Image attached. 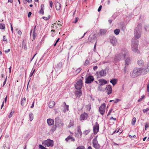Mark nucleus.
<instances>
[{
	"label": "nucleus",
	"mask_w": 149,
	"mask_h": 149,
	"mask_svg": "<svg viewBox=\"0 0 149 149\" xmlns=\"http://www.w3.org/2000/svg\"><path fill=\"white\" fill-rule=\"evenodd\" d=\"M120 32V30L119 29H116L114 31V34L116 35H118Z\"/></svg>",
	"instance_id": "obj_36"
},
{
	"label": "nucleus",
	"mask_w": 149,
	"mask_h": 149,
	"mask_svg": "<svg viewBox=\"0 0 149 149\" xmlns=\"http://www.w3.org/2000/svg\"><path fill=\"white\" fill-rule=\"evenodd\" d=\"M40 10L39 13L40 14L43 15L44 13V10L45 8V6L44 4H42L40 6Z\"/></svg>",
	"instance_id": "obj_20"
},
{
	"label": "nucleus",
	"mask_w": 149,
	"mask_h": 149,
	"mask_svg": "<svg viewBox=\"0 0 149 149\" xmlns=\"http://www.w3.org/2000/svg\"><path fill=\"white\" fill-rule=\"evenodd\" d=\"M49 6L51 8H52L53 6V2L52 1H49Z\"/></svg>",
	"instance_id": "obj_50"
},
{
	"label": "nucleus",
	"mask_w": 149,
	"mask_h": 149,
	"mask_svg": "<svg viewBox=\"0 0 149 149\" xmlns=\"http://www.w3.org/2000/svg\"><path fill=\"white\" fill-rule=\"evenodd\" d=\"M92 143L94 148L95 149H100L101 146L98 143L97 141H92Z\"/></svg>",
	"instance_id": "obj_13"
},
{
	"label": "nucleus",
	"mask_w": 149,
	"mask_h": 149,
	"mask_svg": "<svg viewBox=\"0 0 149 149\" xmlns=\"http://www.w3.org/2000/svg\"><path fill=\"white\" fill-rule=\"evenodd\" d=\"M89 132H90V131L89 130H86L84 132V134L85 135H87V134H88Z\"/></svg>",
	"instance_id": "obj_47"
},
{
	"label": "nucleus",
	"mask_w": 149,
	"mask_h": 149,
	"mask_svg": "<svg viewBox=\"0 0 149 149\" xmlns=\"http://www.w3.org/2000/svg\"><path fill=\"white\" fill-rule=\"evenodd\" d=\"M74 125V121L73 120H70V122L68 126V128H70L72 127H73Z\"/></svg>",
	"instance_id": "obj_29"
},
{
	"label": "nucleus",
	"mask_w": 149,
	"mask_h": 149,
	"mask_svg": "<svg viewBox=\"0 0 149 149\" xmlns=\"http://www.w3.org/2000/svg\"><path fill=\"white\" fill-rule=\"evenodd\" d=\"M36 27V26H35L34 27L33 30V40L36 38L37 37V34L35 32V29Z\"/></svg>",
	"instance_id": "obj_23"
},
{
	"label": "nucleus",
	"mask_w": 149,
	"mask_h": 149,
	"mask_svg": "<svg viewBox=\"0 0 149 149\" xmlns=\"http://www.w3.org/2000/svg\"><path fill=\"white\" fill-rule=\"evenodd\" d=\"M10 51V49H8L7 50H5L4 51V52L6 53H7L8 52H9Z\"/></svg>",
	"instance_id": "obj_63"
},
{
	"label": "nucleus",
	"mask_w": 149,
	"mask_h": 149,
	"mask_svg": "<svg viewBox=\"0 0 149 149\" xmlns=\"http://www.w3.org/2000/svg\"><path fill=\"white\" fill-rule=\"evenodd\" d=\"M50 15H49L48 16V17H42V18L45 20H48L50 18Z\"/></svg>",
	"instance_id": "obj_40"
},
{
	"label": "nucleus",
	"mask_w": 149,
	"mask_h": 149,
	"mask_svg": "<svg viewBox=\"0 0 149 149\" xmlns=\"http://www.w3.org/2000/svg\"><path fill=\"white\" fill-rule=\"evenodd\" d=\"M106 90L108 95L111 94L112 91L111 86L109 85L107 86Z\"/></svg>",
	"instance_id": "obj_14"
},
{
	"label": "nucleus",
	"mask_w": 149,
	"mask_h": 149,
	"mask_svg": "<svg viewBox=\"0 0 149 149\" xmlns=\"http://www.w3.org/2000/svg\"><path fill=\"white\" fill-rule=\"evenodd\" d=\"M0 29H5V25L3 24H0Z\"/></svg>",
	"instance_id": "obj_38"
},
{
	"label": "nucleus",
	"mask_w": 149,
	"mask_h": 149,
	"mask_svg": "<svg viewBox=\"0 0 149 149\" xmlns=\"http://www.w3.org/2000/svg\"><path fill=\"white\" fill-rule=\"evenodd\" d=\"M96 43H97V42H95V44L94 47V49H93V50H94V52H95L96 51Z\"/></svg>",
	"instance_id": "obj_54"
},
{
	"label": "nucleus",
	"mask_w": 149,
	"mask_h": 149,
	"mask_svg": "<svg viewBox=\"0 0 149 149\" xmlns=\"http://www.w3.org/2000/svg\"><path fill=\"white\" fill-rule=\"evenodd\" d=\"M31 14H32V13L31 12H29L28 13V17H30L31 15Z\"/></svg>",
	"instance_id": "obj_61"
},
{
	"label": "nucleus",
	"mask_w": 149,
	"mask_h": 149,
	"mask_svg": "<svg viewBox=\"0 0 149 149\" xmlns=\"http://www.w3.org/2000/svg\"><path fill=\"white\" fill-rule=\"evenodd\" d=\"M119 100H120L117 99L115 100H114V101H113V102H114V103H116L118 102Z\"/></svg>",
	"instance_id": "obj_59"
},
{
	"label": "nucleus",
	"mask_w": 149,
	"mask_h": 149,
	"mask_svg": "<svg viewBox=\"0 0 149 149\" xmlns=\"http://www.w3.org/2000/svg\"><path fill=\"white\" fill-rule=\"evenodd\" d=\"M102 6L101 5L100 6L99 8H98V9L97 11L98 12H100L101 10L102 9Z\"/></svg>",
	"instance_id": "obj_55"
},
{
	"label": "nucleus",
	"mask_w": 149,
	"mask_h": 149,
	"mask_svg": "<svg viewBox=\"0 0 149 149\" xmlns=\"http://www.w3.org/2000/svg\"><path fill=\"white\" fill-rule=\"evenodd\" d=\"M126 67H125V65L124 68V73L125 74L126 73V70H127Z\"/></svg>",
	"instance_id": "obj_60"
},
{
	"label": "nucleus",
	"mask_w": 149,
	"mask_h": 149,
	"mask_svg": "<svg viewBox=\"0 0 149 149\" xmlns=\"http://www.w3.org/2000/svg\"><path fill=\"white\" fill-rule=\"evenodd\" d=\"M123 58L121 55L120 53L116 54L115 56L114 60L115 61H120L121 60L123 59Z\"/></svg>",
	"instance_id": "obj_12"
},
{
	"label": "nucleus",
	"mask_w": 149,
	"mask_h": 149,
	"mask_svg": "<svg viewBox=\"0 0 149 149\" xmlns=\"http://www.w3.org/2000/svg\"><path fill=\"white\" fill-rule=\"evenodd\" d=\"M77 132L79 133L80 136L82 135V132L81 131L80 126H79L77 127Z\"/></svg>",
	"instance_id": "obj_35"
},
{
	"label": "nucleus",
	"mask_w": 149,
	"mask_h": 149,
	"mask_svg": "<svg viewBox=\"0 0 149 149\" xmlns=\"http://www.w3.org/2000/svg\"><path fill=\"white\" fill-rule=\"evenodd\" d=\"M61 26V25H60V24L58 23V22H56L54 23L53 24V26H52V27H53L55 29H56L58 28V27H60V26Z\"/></svg>",
	"instance_id": "obj_18"
},
{
	"label": "nucleus",
	"mask_w": 149,
	"mask_h": 149,
	"mask_svg": "<svg viewBox=\"0 0 149 149\" xmlns=\"http://www.w3.org/2000/svg\"><path fill=\"white\" fill-rule=\"evenodd\" d=\"M94 80V78L92 76H89L86 79L85 83L86 84H90Z\"/></svg>",
	"instance_id": "obj_10"
},
{
	"label": "nucleus",
	"mask_w": 149,
	"mask_h": 149,
	"mask_svg": "<svg viewBox=\"0 0 149 149\" xmlns=\"http://www.w3.org/2000/svg\"><path fill=\"white\" fill-rule=\"evenodd\" d=\"M14 113V111H11L9 115H8V118H10L12 117V115Z\"/></svg>",
	"instance_id": "obj_43"
},
{
	"label": "nucleus",
	"mask_w": 149,
	"mask_h": 149,
	"mask_svg": "<svg viewBox=\"0 0 149 149\" xmlns=\"http://www.w3.org/2000/svg\"><path fill=\"white\" fill-rule=\"evenodd\" d=\"M96 36L97 35L95 34L93 35L91 37L90 36L88 39L89 41L93 43L94 42V40L96 38Z\"/></svg>",
	"instance_id": "obj_17"
},
{
	"label": "nucleus",
	"mask_w": 149,
	"mask_h": 149,
	"mask_svg": "<svg viewBox=\"0 0 149 149\" xmlns=\"http://www.w3.org/2000/svg\"><path fill=\"white\" fill-rule=\"evenodd\" d=\"M2 129H0V139L1 138V137L2 136Z\"/></svg>",
	"instance_id": "obj_58"
},
{
	"label": "nucleus",
	"mask_w": 149,
	"mask_h": 149,
	"mask_svg": "<svg viewBox=\"0 0 149 149\" xmlns=\"http://www.w3.org/2000/svg\"><path fill=\"white\" fill-rule=\"evenodd\" d=\"M136 121V119L135 117H134L132 119V125H134Z\"/></svg>",
	"instance_id": "obj_41"
},
{
	"label": "nucleus",
	"mask_w": 149,
	"mask_h": 149,
	"mask_svg": "<svg viewBox=\"0 0 149 149\" xmlns=\"http://www.w3.org/2000/svg\"><path fill=\"white\" fill-rule=\"evenodd\" d=\"M139 66H143L144 64V62L142 60H139L137 62Z\"/></svg>",
	"instance_id": "obj_27"
},
{
	"label": "nucleus",
	"mask_w": 149,
	"mask_h": 149,
	"mask_svg": "<svg viewBox=\"0 0 149 149\" xmlns=\"http://www.w3.org/2000/svg\"><path fill=\"white\" fill-rule=\"evenodd\" d=\"M110 41L113 45L116 46L117 43V39L113 36L110 37Z\"/></svg>",
	"instance_id": "obj_9"
},
{
	"label": "nucleus",
	"mask_w": 149,
	"mask_h": 149,
	"mask_svg": "<svg viewBox=\"0 0 149 149\" xmlns=\"http://www.w3.org/2000/svg\"><path fill=\"white\" fill-rule=\"evenodd\" d=\"M131 59L130 58H127L125 60V67H127L130 63Z\"/></svg>",
	"instance_id": "obj_21"
},
{
	"label": "nucleus",
	"mask_w": 149,
	"mask_h": 149,
	"mask_svg": "<svg viewBox=\"0 0 149 149\" xmlns=\"http://www.w3.org/2000/svg\"><path fill=\"white\" fill-rule=\"evenodd\" d=\"M76 149H85V148L84 146H80L78 147Z\"/></svg>",
	"instance_id": "obj_46"
},
{
	"label": "nucleus",
	"mask_w": 149,
	"mask_h": 149,
	"mask_svg": "<svg viewBox=\"0 0 149 149\" xmlns=\"http://www.w3.org/2000/svg\"><path fill=\"white\" fill-rule=\"evenodd\" d=\"M110 82L112 83L113 86L115 85L117 83V80L115 79L111 80Z\"/></svg>",
	"instance_id": "obj_28"
},
{
	"label": "nucleus",
	"mask_w": 149,
	"mask_h": 149,
	"mask_svg": "<svg viewBox=\"0 0 149 149\" xmlns=\"http://www.w3.org/2000/svg\"><path fill=\"white\" fill-rule=\"evenodd\" d=\"M97 136H95L93 139L92 141H97Z\"/></svg>",
	"instance_id": "obj_57"
},
{
	"label": "nucleus",
	"mask_w": 149,
	"mask_h": 149,
	"mask_svg": "<svg viewBox=\"0 0 149 149\" xmlns=\"http://www.w3.org/2000/svg\"><path fill=\"white\" fill-rule=\"evenodd\" d=\"M107 32V30L106 29H101L98 33L100 35H104Z\"/></svg>",
	"instance_id": "obj_22"
},
{
	"label": "nucleus",
	"mask_w": 149,
	"mask_h": 149,
	"mask_svg": "<svg viewBox=\"0 0 149 149\" xmlns=\"http://www.w3.org/2000/svg\"><path fill=\"white\" fill-rule=\"evenodd\" d=\"M61 120L59 119V118L58 117L56 118L55 126H56V125H58V123H59Z\"/></svg>",
	"instance_id": "obj_30"
},
{
	"label": "nucleus",
	"mask_w": 149,
	"mask_h": 149,
	"mask_svg": "<svg viewBox=\"0 0 149 149\" xmlns=\"http://www.w3.org/2000/svg\"><path fill=\"white\" fill-rule=\"evenodd\" d=\"M143 71V68H135L134 69L132 72L131 73V76L132 78L136 77L141 74Z\"/></svg>",
	"instance_id": "obj_1"
},
{
	"label": "nucleus",
	"mask_w": 149,
	"mask_h": 149,
	"mask_svg": "<svg viewBox=\"0 0 149 149\" xmlns=\"http://www.w3.org/2000/svg\"><path fill=\"white\" fill-rule=\"evenodd\" d=\"M54 120L52 119L49 118L47 119V122L49 125H54Z\"/></svg>",
	"instance_id": "obj_19"
},
{
	"label": "nucleus",
	"mask_w": 149,
	"mask_h": 149,
	"mask_svg": "<svg viewBox=\"0 0 149 149\" xmlns=\"http://www.w3.org/2000/svg\"><path fill=\"white\" fill-rule=\"evenodd\" d=\"M10 27H11V31H12V33H13V26H12L11 23H10Z\"/></svg>",
	"instance_id": "obj_52"
},
{
	"label": "nucleus",
	"mask_w": 149,
	"mask_h": 149,
	"mask_svg": "<svg viewBox=\"0 0 149 149\" xmlns=\"http://www.w3.org/2000/svg\"><path fill=\"white\" fill-rule=\"evenodd\" d=\"M61 4L58 2H57L56 3V9L58 10H59L61 8Z\"/></svg>",
	"instance_id": "obj_25"
},
{
	"label": "nucleus",
	"mask_w": 149,
	"mask_h": 149,
	"mask_svg": "<svg viewBox=\"0 0 149 149\" xmlns=\"http://www.w3.org/2000/svg\"><path fill=\"white\" fill-rule=\"evenodd\" d=\"M57 127L56 125V126H55L54 127H53V128L52 129V132L54 131L55 130H56V127Z\"/></svg>",
	"instance_id": "obj_49"
},
{
	"label": "nucleus",
	"mask_w": 149,
	"mask_h": 149,
	"mask_svg": "<svg viewBox=\"0 0 149 149\" xmlns=\"http://www.w3.org/2000/svg\"><path fill=\"white\" fill-rule=\"evenodd\" d=\"M17 33L18 34L20 35L22 34V32L20 31L19 30L18 31Z\"/></svg>",
	"instance_id": "obj_64"
},
{
	"label": "nucleus",
	"mask_w": 149,
	"mask_h": 149,
	"mask_svg": "<svg viewBox=\"0 0 149 149\" xmlns=\"http://www.w3.org/2000/svg\"><path fill=\"white\" fill-rule=\"evenodd\" d=\"M55 102L54 101L49 102V107L50 108H52L55 105Z\"/></svg>",
	"instance_id": "obj_24"
},
{
	"label": "nucleus",
	"mask_w": 149,
	"mask_h": 149,
	"mask_svg": "<svg viewBox=\"0 0 149 149\" xmlns=\"http://www.w3.org/2000/svg\"><path fill=\"white\" fill-rule=\"evenodd\" d=\"M81 70V68H78L74 72V73H75L76 74H77L79 73Z\"/></svg>",
	"instance_id": "obj_34"
},
{
	"label": "nucleus",
	"mask_w": 149,
	"mask_h": 149,
	"mask_svg": "<svg viewBox=\"0 0 149 149\" xmlns=\"http://www.w3.org/2000/svg\"><path fill=\"white\" fill-rule=\"evenodd\" d=\"M100 86L103 85L107 83V82L104 79H100L99 80Z\"/></svg>",
	"instance_id": "obj_26"
},
{
	"label": "nucleus",
	"mask_w": 149,
	"mask_h": 149,
	"mask_svg": "<svg viewBox=\"0 0 149 149\" xmlns=\"http://www.w3.org/2000/svg\"><path fill=\"white\" fill-rule=\"evenodd\" d=\"M97 76L98 77H104L106 74V72L105 70H102L99 71V72H97Z\"/></svg>",
	"instance_id": "obj_11"
},
{
	"label": "nucleus",
	"mask_w": 149,
	"mask_h": 149,
	"mask_svg": "<svg viewBox=\"0 0 149 149\" xmlns=\"http://www.w3.org/2000/svg\"><path fill=\"white\" fill-rule=\"evenodd\" d=\"M29 116L30 118V120L31 121L33 119V114L32 113H31L29 114Z\"/></svg>",
	"instance_id": "obj_37"
},
{
	"label": "nucleus",
	"mask_w": 149,
	"mask_h": 149,
	"mask_svg": "<svg viewBox=\"0 0 149 149\" xmlns=\"http://www.w3.org/2000/svg\"><path fill=\"white\" fill-rule=\"evenodd\" d=\"M26 101V99L25 97H24L22 99L21 101V104L22 106H23L24 105V104L25 103Z\"/></svg>",
	"instance_id": "obj_32"
},
{
	"label": "nucleus",
	"mask_w": 149,
	"mask_h": 149,
	"mask_svg": "<svg viewBox=\"0 0 149 149\" xmlns=\"http://www.w3.org/2000/svg\"><path fill=\"white\" fill-rule=\"evenodd\" d=\"M97 68V66H95L93 67V69L94 70H96Z\"/></svg>",
	"instance_id": "obj_62"
},
{
	"label": "nucleus",
	"mask_w": 149,
	"mask_h": 149,
	"mask_svg": "<svg viewBox=\"0 0 149 149\" xmlns=\"http://www.w3.org/2000/svg\"><path fill=\"white\" fill-rule=\"evenodd\" d=\"M3 40L4 41H7V40L6 38V36H3Z\"/></svg>",
	"instance_id": "obj_56"
},
{
	"label": "nucleus",
	"mask_w": 149,
	"mask_h": 149,
	"mask_svg": "<svg viewBox=\"0 0 149 149\" xmlns=\"http://www.w3.org/2000/svg\"><path fill=\"white\" fill-rule=\"evenodd\" d=\"M78 19H79V18H78V17H76L75 18V21H73V23H76L77 22Z\"/></svg>",
	"instance_id": "obj_48"
},
{
	"label": "nucleus",
	"mask_w": 149,
	"mask_h": 149,
	"mask_svg": "<svg viewBox=\"0 0 149 149\" xmlns=\"http://www.w3.org/2000/svg\"><path fill=\"white\" fill-rule=\"evenodd\" d=\"M99 125L97 122H96L93 127L94 134H96L99 132Z\"/></svg>",
	"instance_id": "obj_8"
},
{
	"label": "nucleus",
	"mask_w": 149,
	"mask_h": 149,
	"mask_svg": "<svg viewBox=\"0 0 149 149\" xmlns=\"http://www.w3.org/2000/svg\"><path fill=\"white\" fill-rule=\"evenodd\" d=\"M123 58L128 56L129 52L128 50L125 48L122 49L119 52Z\"/></svg>",
	"instance_id": "obj_4"
},
{
	"label": "nucleus",
	"mask_w": 149,
	"mask_h": 149,
	"mask_svg": "<svg viewBox=\"0 0 149 149\" xmlns=\"http://www.w3.org/2000/svg\"><path fill=\"white\" fill-rule=\"evenodd\" d=\"M134 39L132 40V50L134 52H139L138 49V45L136 41H134Z\"/></svg>",
	"instance_id": "obj_3"
},
{
	"label": "nucleus",
	"mask_w": 149,
	"mask_h": 149,
	"mask_svg": "<svg viewBox=\"0 0 149 149\" xmlns=\"http://www.w3.org/2000/svg\"><path fill=\"white\" fill-rule=\"evenodd\" d=\"M64 125V124L63 122L61 120L59 123H58V124L56 125H58L59 127H63Z\"/></svg>",
	"instance_id": "obj_39"
},
{
	"label": "nucleus",
	"mask_w": 149,
	"mask_h": 149,
	"mask_svg": "<svg viewBox=\"0 0 149 149\" xmlns=\"http://www.w3.org/2000/svg\"><path fill=\"white\" fill-rule=\"evenodd\" d=\"M89 63V61L88 60H86L85 61V64L86 65H88Z\"/></svg>",
	"instance_id": "obj_53"
},
{
	"label": "nucleus",
	"mask_w": 149,
	"mask_h": 149,
	"mask_svg": "<svg viewBox=\"0 0 149 149\" xmlns=\"http://www.w3.org/2000/svg\"><path fill=\"white\" fill-rule=\"evenodd\" d=\"M65 140L67 142L70 141H75L74 138L72 136V135H70L66 138Z\"/></svg>",
	"instance_id": "obj_15"
},
{
	"label": "nucleus",
	"mask_w": 149,
	"mask_h": 149,
	"mask_svg": "<svg viewBox=\"0 0 149 149\" xmlns=\"http://www.w3.org/2000/svg\"><path fill=\"white\" fill-rule=\"evenodd\" d=\"M35 69H34V70H33V69H32V71H31V72L30 73V77H31L33 75V73L35 72Z\"/></svg>",
	"instance_id": "obj_42"
},
{
	"label": "nucleus",
	"mask_w": 149,
	"mask_h": 149,
	"mask_svg": "<svg viewBox=\"0 0 149 149\" xmlns=\"http://www.w3.org/2000/svg\"><path fill=\"white\" fill-rule=\"evenodd\" d=\"M76 94L78 97H80L82 94V92L81 90L77 91L76 92Z\"/></svg>",
	"instance_id": "obj_31"
},
{
	"label": "nucleus",
	"mask_w": 149,
	"mask_h": 149,
	"mask_svg": "<svg viewBox=\"0 0 149 149\" xmlns=\"http://www.w3.org/2000/svg\"><path fill=\"white\" fill-rule=\"evenodd\" d=\"M87 113L85 112L81 114L80 117V120H85L88 117Z\"/></svg>",
	"instance_id": "obj_16"
},
{
	"label": "nucleus",
	"mask_w": 149,
	"mask_h": 149,
	"mask_svg": "<svg viewBox=\"0 0 149 149\" xmlns=\"http://www.w3.org/2000/svg\"><path fill=\"white\" fill-rule=\"evenodd\" d=\"M145 129L146 130V128H148L149 127V125L148 123H146L145 124Z\"/></svg>",
	"instance_id": "obj_51"
},
{
	"label": "nucleus",
	"mask_w": 149,
	"mask_h": 149,
	"mask_svg": "<svg viewBox=\"0 0 149 149\" xmlns=\"http://www.w3.org/2000/svg\"><path fill=\"white\" fill-rule=\"evenodd\" d=\"M43 145L45 146H53L54 145V141L53 140L50 139H47L44 141L42 143Z\"/></svg>",
	"instance_id": "obj_5"
},
{
	"label": "nucleus",
	"mask_w": 149,
	"mask_h": 149,
	"mask_svg": "<svg viewBox=\"0 0 149 149\" xmlns=\"http://www.w3.org/2000/svg\"><path fill=\"white\" fill-rule=\"evenodd\" d=\"M142 26L141 25L139 24L138 25L134 31V38L137 40L141 36Z\"/></svg>",
	"instance_id": "obj_2"
},
{
	"label": "nucleus",
	"mask_w": 149,
	"mask_h": 149,
	"mask_svg": "<svg viewBox=\"0 0 149 149\" xmlns=\"http://www.w3.org/2000/svg\"><path fill=\"white\" fill-rule=\"evenodd\" d=\"M39 148L40 149H47V148H45L43 146L41 145H39Z\"/></svg>",
	"instance_id": "obj_45"
},
{
	"label": "nucleus",
	"mask_w": 149,
	"mask_h": 149,
	"mask_svg": "<svg viewBox=\"0 0 149 149\" xmlns=\"http://www.w3.org/2000/svg\"><path fill=\"white\" fill-rule=\"evenodd\" d=\"M105 104L103 103L101 105L99 108V111L100 114L102 115H103L105 113Z\"/></svg>",
	"instance_id": "obj_7"
},
{
	"label": "nucleus",
	"mask_w": 149,
	"mask_h": 149,
	"mask_svg": "<svg viewBox=\"0 0 149 149\" xmlns=\"http://www.w3.org/2000/svg\"><path fill=\"white\" fill-rule=\"evenodd\" d=\"M144 97L145 96L144 95H142L141 96V98H140L138 100V102H139L141 101L142 100V99L144 98Z\"/></svg>",
	"instance_id": "obj_44"
},
{
	"label": "nucleus",
	"mask_w": 149,
	"mask_h": 149,
	"mask_svg": "<svg viewBox=\"0 0 149 149\" xmlns=\"http://www.w3.org/2000/svg\"><path fill=\"white\" fill-rule=\"evenodd\" d=\"M64 110L63 111L64 113L66 111H68L69 110V106L68 105L64 106Z\"/></svg>",
	"instance_id": "obj_33"
},
{
	"label": "nucleus",
	"mask_w": 149,
	"mask_h": 149,
	"mask_svg": "<svg viewBox=\"0 0 149 149\" xmlns=\"http://www.w3.org/2000/svg\"><path fill=\"white\" fill-rule=\"evenodd\" d=\"M83 81L81 79H79L75 85V87L77 89L80 90L82 88Z\"/></svg>",
	"instance_id": "obj_6"
}]
</instances>
